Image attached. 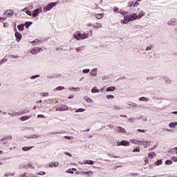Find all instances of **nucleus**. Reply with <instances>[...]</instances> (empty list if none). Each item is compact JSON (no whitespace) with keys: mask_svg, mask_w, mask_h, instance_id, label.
Instances as JSON below:
<instances>
[{"mask_svg":"<svg viewBox=\"0 0 177 177\" xmlns=\"http://www.w3.org/2000/svg\"><path fill=\"white\" fill-rule=\"evenodd\" d=\"M84 164H87L88 165H93V164H95V162H93V160H86L84 161Z\"/></svg>","mask_w":177,"mask_h":177,"instance_id":"obj_16","label":"nucleus"},{"mask_svg":"<svg viewBox=\"0 0 177 177\" xmlns=\"http://www.w3.org/2000/svg\"><path fill=\"white\" fill-rule=\"evenodd\" d=\"M106 91V92H114L115 91V86L107 87Z\"/></svg>","mask_w":177,"mask_h":177,"instance_id":"obj_17","label":"nucleus"},{"mask_svg":"<svg viewBox=\"0 0 177 177\" xmlns=\"http://www.w3.org/2000/svg\"><path fill=\"white\" fill-rule=\"evenodd\" d=\"M6 62H8V59H3L2 60L0 61V64H2L3 63H6Z\"/></svg>","mask_w":177,"mask_h":177,"instance_id":"obj_50","label":"nucleus"},{"mask_svg":"<svg viewBox=\"0 0 177 177\" xmlns=\"http://www.w3.org/2000/svg\"><path fill=\"white\" fill-rule=\"evenodd\" d=\"M113 109L116 110L117 111H120V110H122V107L121 106H117L115 105L113 106Z\"/></svg>","mask_w":177,"mask_h":177,"instance_id":"obj_29","label":"nucleus"},{"mask_svg":"<svg viewBox=\"0 0 177 177\" xmlns=\"http://www.w3.org/2000/svg\"><path fill=\"white\" fill-rule=\"evenodd\" d=\"M83 111H85L84 109H78L77 110L75 111V113H83Z\"/></svg>","mask_w":177,"mask_h":177,"instance_id":"obj_41","label":"nucleus"},{"mask_svg":"<svg viewBox=\"0 0 177 177\" xmlns=\"http://www.w3.org/2000/svg\"><path fill=\"white\" fill-rule=\"evenodd\" d=\"M173 161H177V157L173 156L172 158Z\"/></svg>","mask_w":177,"mask_h":177,"instance_id":"obj_62","label":"nucleus"},{"mask_svg":"<svg viewBox=\"0 0 177 177\" xmlns=\"http://www.w3.org/2000/svg\"><path fill=\"white\" fill-rule=\"evenodd\" d=\"M115 131H118V132H120L121 133H127V131L125 130V129L121 127H117L115 128Z\"/></svg>","mask_w":177,"mask_h":177,"instance_id":"obj_8","label":"nucleus"},{"mask_svg":"<svg viewBox=\"0 0 177 177\" xmlns=\"http://www.w3.org/2000/svg\"><path fill=\"white\" fill-rule=\"evenodd\" d=\"M133 1H130V2H129V8H132V6H133Z\"/></svg>","mask_w":177,"mask_h":177,"instance_id":"obj_53","label":"nucleus"},{"mask_svg":"<svg viewBox=\"0 0 177 177\" xmlns=\"http://www.w3.org/2000/svg\"><path fill=\"white\" fill-rule=\"evenodd\" d=\"M113 12H115L116 13H120V11H118V8H115Z\"/></svg>","mask_w":177,"mask_h":177,"instance_id":"obj_60","label":"nucleus"},{"mask_svg":"<svg viewBox=\"0 0 177 177\" xmlns=\"http://www.w3.org/2000/svg\"><path fill=\"white\" fill-rule=\"evenodd\" d=\"M24 24V26H25V27L26 28H28L29 27H30V26H31V24H32V22H31V21H27V22H26L25 24Z\"/></svg>","mask_w":177,"mask_h":177,"instance_id":"obj_32","label":"nucleus"},{"mask_svg":"<svg viewBox=\"0 0 177 177\" xmlns=\"http://www.w3.org/2000/svg\"><path fill=\"white\" fill-rule=\"evenodd\" d=\"M168 26L174 27L177 25V19L176 18H171L168 22Z\"/></svg>","mask_w":177,"mask_h":177,"instance_id":"obj_3","label":"nucleus"},{"mask_svg":"<svg viewBox=\"0 0 177 177\" xmlns=\"http://www.w3.org/2000/svg\"><path fill=\"white\" fill-rule=\"evenodd\" d=\"M10 59H19V56L17 55H10Z\"/></svg>","mask_w":177,"mask_h":177,"instance_id":"obj_46","label":"nucleus"},{"mask_svg":"<svg viewBox=\"0 0 177 177\" xmlns=\"http://www.w3.org/2000/svg\"><path fill=\"white\" fill-rule=\"evenodd\" d=\"M69 89L71 91H76L77 92H78L80 88L79 87H76V88L72 87V88H69Z\"/></svg>","mask_w":177,"mask_h":177,"instance_id":"obj_37","label":"nucleus"},{"mask_svg":"<svg viewBox=\"0 0 177 177\" xmlns=\"http://www.w3.org/2000/svg\"><path fill=\"white\" fill-rule=\"evenodd\" d=\"M103 27V25L101 24L97 23V25H93L94 28H102Z\"/></svg>","mask_w":177,"mask_h":177,"instance_id":"obj_30","label":"nucleus"},{"mask_svg":"<svg viewBox=\"0 0 177 177\" xmlns=\"http://www.w3.org/2000/svg\"><path fill=\"white\" fill-rule=\"evenodd\" d=\"M25 138L26 139H38V138H39V135L35 134V135H32V136H25Z\"/></svg>","mask_w":177,"mask_h":177,"instance_id":"obj_10","label":"nucleus"},{"mask_svg":"<svg viewBox=\"0 0 177 177\" xmlns=\"http://www.w3.org/2000/svg\"><path fill=\"white\" fill-rule=\"evenodd\" d=\"M15 37L17 38V41L19 42L21 38H22V36H21V34H20L19 32H15Z\"/></svg>","mask_w":177,"mask_h":177,"instance_id":"obj_12","label":"nucleus"},{"mask_svg":"<svg viewBox=\"0 0 177 177\" xmlns=\"http://www.w3.org/2000/svg\"><path fill=\"white\" fill-rule=\"evenodd\" d=\"M1 140H12V136H7L4 138L1 139Z\"/></svg>","mask_w":177,"mask_h":177,"instance_id":"obj_36","label":"nucleus"},{"mask_svg":"<svg viewBox=\"0 0 177 177\" xmlns=\"http://www.w3.org/2000/svg\"><path fill=\"white\" fill-rule=\"evenodd\" d=\"M18 30L19 31H24V24H21V25H18Z\"/></svg>","mask_w":177,"mask_h":177,"instance_id":"obj_26","label":"nucleus"},{"mask_svg":"<svg viewBox=\"0 0 177 177\" xmlns=\"http://www.w3.org/2000/svg\"><path fill=\"white\" fill-rule=\"evenodd\" d=\"M32 44L34 46L40 45L41 41H39V40H35V41H32Z\"/></svg>","mask_w":177,"mask_h":177,"instance_id":"obj_31","label":"nucleus"},{"mask_svg":"<svg viewBox=\"0 0 177 177\" xmlns=\"http://www.w3.org/2000/svg\"><path fill=\"white\" fill-rule=\"evenodd\" d=\"M89 71H91V69H89V68L83 70L84 74H88V73H89Z\"/></svg>","mask_w":177,"mask_h":177,"instance_id":"obj_47","label":"nucleus"},{"mask_svg":"<svg viewBox=\"0 0 177 177\" xmlns=\"http://www.w3.org/2000/svg\"><path fill=\"white\" fill-rule=\"evenodd\" d=\"M82 174H83V175H89L88 176H91V175H93V171L90 170L87 171H82Z\"/></svg>","mask_w":177,"mask_h":177,"instance_id":"obj_14","label":"nucleus"},{"mask_svg":"<svg viewBox=\"0 0 177 177\" xmlns=\"http://www.w3.org/2000/svg\"><path fill=\"white\" fill-rule=\"evenodd\" d=\"M28 113H30V110L28 109H24L19 112V115H23V114H27Z\"/></svg>","mask_w":177,"mask_h":177,"instance_id":"obj_15","label":"nucleus"},{"mask_svg":"<svg viewBox=\"0 0 177 177\" xmlns=\"http://www.w3.org/2000/svg\"><path fill=\"white\" fill-rule=\"evenodd\" d=\"M131 143H133V145H140V140H130Z\"/></svg>","mask_w":177,"mask_h":177,"instance_id":"obj_22","label":"nucleus"},{"mask_svg":"<svg viewBox=\"0 0 177 177\" xmlns=\"http://www.w3.org/2000/svg\"><path fill=\"white\" fill-rule=\"evenodd\" d=\"M156 165H161L162 164V160H158L155 162Z\"/></svg>","mask_w":177,"mask_h":177,"instance_id":"obj_42","label":"nucleus"},{"mask_svg":"<svg viewBox=\"0 0 177 177\" xmlns=\"http://www.w3.org/2000/svg\"><path fill=\"white\" fill-rule=\"evenodd\" d=\"M37 118H45V116H44L43 115H38Z\"/></svg>","mask_w":177,"mask_h":177,"instance_id":"obj_58","label":"nucleus"},{"mask_svg":"<svg viewBox=\"0 0 177 177\" xmlns=\"http://www.w3.org/2000/svg\"><path fill=\"white\" fill-rule=\"evenodd\" d=\"M39 12H42V8H37L35 9L32 14V17H37L38 15H39Z\"/></svg>","mask_w":177,"mask_h":177,"instance_id":"obj_6","label":"nucleus"},{"mask_svg":"<svg viewBox=\"0 0 177 177\" xmlns=\"http://www.w3.org/2000/svg\"><path fill=\"white\" fill-rule=\"evenodd\" d=\"M165 164H166V165H172V160H167L165 161Z\"/></svg>","mask_w":177,"mask_h":177,"instance_id":"obj_40","label":"nucleus"},{"mask_svg":"<svg viewBox=\"0 0 177 177\" xmlns=\"http://www.w3.org/2000/svg\"><path fill=\"white\" fill-rule=\"evenodd\" d=\"M31 115H28V116H22L20 118L21 121H27V120H30V118Z\"/></svg>","mask_w":177,"mask_h":177,"instance_id":"obj_20","label":"nucleus"},{"mask_svg":"<svg viewBox=\"0 0 177 177\" xmlns=\"http://www.w3.org/2000/svg\"><path fill=\"white\" fill-rule=\"evenodd\" d=\"M68 174H74V171H71V169H69L68 171H66Z\"/></svg>","mask_w":177,"mask_h":177,"instance_id":"obj_61","label":"nucleus"},{"mask_svg":"<svg viewBox=\"0 0 177 177\" xmlns=\"http://www.w3.org/2000/svg\"><path fill=\"white\" fill-rule=\"evenodd\" d=\"M128 106H131V107H138V104L135 103V102H127Z\"/></svg>","mask_w":177,"mask_h":177,"instance_id":"obj_19","label":"nucleus"},{"mask_svg":"<svg viewBox=\"0 0 177 177\" xmlns=\"http://www.w3.org/2000/svg\"><path fill=\"white\" fill-rule=\"evenodd\" d=\"M42 50H42L41 48L36 47L30 51V53H32V55H38V53L42 52Z\"/></svg>","mask_w":177,"mask_h":177,"instance_id":"obj_4","label":"nucleus"},{"mask_svg":"<svg viewBox=\"0 0 177 177\" xmlns=\"http://www.w3.org/2000/svg\"><path fill=\"white\" fill-rule=\"evenodd\" d=\"M106 99L110 100V99H114V95H108L106 96Z\"/></svg>","mask_w":177,"mask_h":177,"instance_id":"obj_44","label":"nucleus"},{"mask_svg":"<svg viewBox=\"0 0 177 177\" xmlns=\"http://www.w3.org/2000/svg\"><path fill=\"white\" fill-rule=\"evenodd\" d=\"M33 147H22L23 151H28L29 150H31Z\"/></svg>","mask_w":177,"mask_h":177,"instance_id":"obj_25","label":"nucleus"},{"mask_svg":"<svg viewBox=\"0 0 177 177\" xmlns=\"http://www.w3.org/2000/svg\"><path fill=\"white\" fill-rule=\"evenodd\" d=\"M82 50H84V46H80V47L76 48V52L77 53H80V52H81Z\"/></svg>","mask_w":177,"mask_h":177,"instance_id":"obj_35","label":"nucleus"},{"mask_svg":"<svg viewBox=\"0 0 177 177\" xmlns=\"http://www.w3.org/2000/svg\"><path fill=\"white\" fill-rule=\"evenodd\" d=\"M116 145L117 146H129V142L127 140H122L120 142H118Z\"/></svg>","mask_w":177,"mask_h":177,"instance_id":"obj_5","label":"nucleus"},{"mask_svg":"<svg viewBox=\"0 0 177 177\" xmlns=\"http://www.w3.org/2000/svg\"><path fill=\"white\" fill-rule=\"evenodd\" d=\"M91 92L92 93H98L99 92V89H97V88L96 86L93 87L92 89H91Z\"/></svg>","mask_w":177,"mask_h":177,"instance_id":"obj_33","label":"nucleus"},{"mask_svg":"<svg viewBox=\"0 0 177 177\" xmlns=\"http://www.w3.org/2000/svg\"><path fill=\"white\" fill-rule=\"evenodd\" d=\"M57 110L58 111H64V110H67V108L64 109L63 107H58V108L57 109Z\"/></svg>","mask_w":177,"mask_h":177,"instance_id":"obj_45","label":"nucleus"},{"mask_svg":"<svg viewBox=\"0 0 177 177\" xmlns=\"http://www.w3.org/2000/svg\"><path fill=\"white\" fill-rule=\"evenodd\" d=\"M143 16H145V12L140 11L138 12V15H137V20L142 19L143 17Z\"/></svg>","mask_w":177,"mask_h":177,"instance_id":"obj_11","label":"nucleus"},{"mask_svg":"<svg viewBox=\"0 0 177 177\" xmlns=\"http://www.w3.org/2000/svg\"><path fill=\"white\" fill-rule=\"evenodd\" d=\"M151 48H153V46H147L146 48V50H151Z\"/></svg>","mask_w":177,"mask_h":177,"instance_id":"obj_56","label":"nucleus"},{"mask_svg":"<svg viewBox=\"0 0 177 177\" xmlns=\"http://www.w3.org/2000/svg\"><path fill=\"white\" fill-rule=\"evenodd\" d=\"M65 154L66 156H68L69 157H73V155L71 153H70L69 152H65Z\"/></svg>","mask_w":177,"mask_h":177,"instance_id":"obj_55","label":"nucleus"},{"mask_svg":"<svg viewBox=\"0 0 177 177\" xmlns=\"http://www.w3.org/2000/svg\"><path fill=\"white\" fill-rule=\"evenodd\" d=\"M63 89H64V87L60 86L55 88V91H63Z\"/></svg>","mask_w":177,"mask_h":177,"instance_id":"obj_39","label":"nucleus"},{"mask_svg":"<svg viewBox=\"0 0 177 177\" xmlns=\"http://www.w3.org/2000/svg\"><path fill=\"white\" fill-rule=\"evenodd\" d=\"M0 20H3V21H5V20H6V17H0Z\"/></svg>","mask_w":177,"mask_h":177,"instance_id":"obj_63","label":"nucleus"},{"mask_svg":"<svg viewBox=\"0 0 177 177\" xmlns=\"http://www.w3.org/2000/svg\"><path fill=\"white\" fill-rule=\"evenodd\" d=\"M149 143H150V142H149V141H140V145L145 146V147H147V145H149Z\"/></svg>","mask_w":177,"mask_h":177,"instance_id":"obj_18","label":"nucleus"},{"mask_svg":"<svg viewBox=\"0 0 177 177\" xmlns=\"http://www.w3.org/2000/svg\"><path fill=\"white\" fill-rule=\"evenodd\" d=\"M124 20H127L128 21H133V20H138V14L133 13L124 16Z\"/></svg>","mask_w":177,"mask_h":177,"instance_id":"obj_1","label":"nucleus"},{"mask_svg":"<svg viewBox=\"0 0 177 177\" xmlns=\"http://www.w3.org/2000/svg\"><path fill=\"white\" fill-rule=\"evenodd\" d=\"M95 17L96 19H97L98 20H100V19L103 18V14H96L95 15Z\"/></svg>","mask_w":177,"mask_h":177,"instance_id":"obj_34","label":"nucleus"},{"mask_svg":"<svg viewBox=\"0 0 177 177\" xmlns=\"http://www.w3.org/2000/svg\"><path fill=\"white\" fill-rule=\"evenodd\" d=\"M137 131H138V132H143V133L146 132V130H143V129H138Z\"/></svg>","mask_w":177,"mask_h":177,"instance_id":"obj_57","label":"nucleus"},{"mask_svg":"<svg viewBox=\"0 0 177 177\" xmlns=\"http://www.w3.org/2000/svg\"><path fill=\"white\" fill-rule=\"evenodd\" d=\"M139 100L140 102H149L150 100V99H149L148 97H141L139 98Z\"/></svg>","mask_w":177,"mask_h":177,"instance_id":"obj_21","label":"nucleus"},{"mask_svg":"<svg viewBox=\"0 0 177 177\" xmlns=\"http://www.w3.org/2000/svg\"><path fill=\"white\" fill-rule=\"evenodd\" d=\"M37 175H46V173L45 171H41L40 173H37Z\"/></svg>","mask_w":177,"mask_h":177,"instance_id":"obj_54","label":"nucleus"},{"mask_svg":"<svg viewBox=\"0 0 177 177\" xmlns=\"http://www.w3.org/2000/svg\"><path fill=\"white\" fill-rule=\"evenodd\" d=\"M40 75H35L32 77H30V80H35V78H39Z\"/></svg>","mask_w":177,"mask_h":177,"instance_id":"obj_43","label":"nucleus"},{"mask_svg":"<svg viewBox=\"0 0 177 177\" xmlns=\"http://www.w3.org/2000/svg\"><path fill=\"white\" fill-rule=\"evenodd\" d=\"M74 38H75V39L80 40L81 39V33H76L73 35Z\"/></svg>","mask_w":177,"mask_h":177,"instance_id":"obj_23","label":"nucleus"},{"mask_svg":"<svg viewBox=\"0 0 177 177\" xmlns=\"http://www.w3.org/2000/svg\"><path fill=\"white\" fill-rule=\"evenodd\" d=\"M176 126H177V122H171V123H169V127L170 128H176Z\"/></svg>","mask_w":177,"mask_h":177,"instance_id":"obj_24","label":"nucleus"},{"mask_svg":"<svg viewBox=\"0 0 177 177\" xmlns=\"http://www.w3.org/2000/svg\"><path fill=\"white\" fill-rule=\"evenodd\" d=\"M8 115H11V117H19V115H20L19 112H15L12 113H8Z\"/></svg>","mask_w":177,"mask_h":177,"instance_id":"obj_27","label":"nucleus"},{"mask_svg":"<svg viewBox=\"0 0 177 177\" xmlns=\"http://www.w3.org/2000/svg\"><path fill=\"white\" fill-rule=\"evenodd\" d=\"M58 165H59V162H55L53 163V167H57Z\"/></svg>","mask_w":177,"mask_h":177,"instance_id":"obj_59","label":"nucleus"},{"mask_svg":"<svg viewBox=\"0 0 177 177\" xmlns=\"http://www.w3.org/2000/svg\"><path fill=\"white\" fill-rule=\"evenodd\" d=\"M64 138V139H68L69 140H71L72 139H74V137L70 136H65Z\"/></svg>","mask_w":177,"mask_h":177,"instance_id":"obj_38","label":"nucleus"},{"mask_svg":"<svg viewBox=\"0 0 177 177\" xmlns=\"http://www.w3.org/2000/svg\"><path fill=\"white\" fill-rule=\"evenodd\" d=\"M26 15H28V16H31V12H30V11H26Z\"/></svg>","mask_w":177,"mask_h":177,"instance_id":"obj_64","label":"nucleus"},{"mask_svg":"<svg viewBox=\"0 0 177 177\" xmlns=\"http://www.w3.org/2000/svg\"><path fill=\"white\" fill-rule=\"evenodd\" d=\"M13 13H14L13 10H7L4 11V15L7 16V17H10V16L13 15Z\"/></svg>","mask_w":177,"mask_h":177,"instance_id":"obj_7","label":"nucleus"},{"mask_svg":"<svg viewBox=\"0 0 177 177\" xmlns=\"http://www.w3.org/2000/svg\"><path fill=\"white\" fill-rule=\"evenodd\" d=\"M140 152V149H135L133 150V153H139Z\"/></svg>","mask_w":177,"mask_h":177,"instance_id":"obj_52","label":"nucleus"},{"mask_svg":"<svg viewBox=\"0 0 177 177\" xmlns=\"http://www.w3.org/2000/svg\"><path fill=\"white\" fill-rule=\"evenodd\" d=\"M86 102H87V103H93V100H92L91 98L88 97L86 99Z\"/></svg>","mask_w":177,"mask_h":177,"instance_id":"obj_49","label":"nucleus"},{"mask_svg":"<svg viewBox=\"0 0 177 177\" xmlns=\"http://www.w3.org/2000/svg\"><path fill=\"white\" fill-rule=\"evenodd\" d=\"M88 37H89V34L84 33L81 35V39H85L86 38H88Z\"/></svg>","mask_w":177,"mask_h":177,"instance_id":"obj_28","label":"nucleus"},{"mask_svg":"<svg viewBox=\"0 0 177 177\" xmlns=\"http://www.w3.org/2000/svg\"><path fill=\"white\" fill-rule=\"evenodd\" d=\"M156 156V153L154 152H152V153L149 154V157H151V158H153Z\"/></svg>","mask_w":177,"mask_h":177,"instance_id":"obj_51","label":"nucleus"},{"mask_svg":"<svg viewBox=\"0 0 177 177\" xmlns=\"http://www.w3.org/2000/svg\"><path fill=\"white\" fill-rule=\"evenodd\" d=\"M135 118H130L128 119V122H131L133 124V122H135Z\"/></svg>","mask_w":177,"mask_h":177,"instance_id":"obj_48","label":"nucleus"},{"mask_svg":"<svg viewBox=\"0 0 177 177\" xmlns=\"http://www.w3.org/2000/svg\"><path fill=\"white\" fill-rule=\"evenodd\" d=\"M162 80L163 81H165V84H171L172 82V81L167 77H164Z\"/></svg>","mask_w":177,"mask_h":177,"instance_id":"obj_13","label":"nucleus"},{"mask_svg":"<svg viewBox=\"0 0 177 177\" xmlns=\"http://www.w3.org/2000/svg\"><path fill=\"white\" fill-rule=\"evenodd\" d=\"M90 74L92 75V77H96V75H97V68H95L92 69Z\"/></svg>","mask_w":177,"mask_h":177,"instance_id":"obj_9","label":"nucleus"},{"mask_svg":"<svg viewBox=\"0 0 177 177\" xmlns=\"http://www.w3.org/2000/svg\"><path fill=\"white\" fill-rule=\"evenodd\" d=\"M57 5V3H51L46 6V7H44V12H48V10H50L54 8V6H56Z\"/></svg>","mask_w":177,"mask_h":177,"instance_id":"obj_2","label":"nucleus"}]
</instances>
